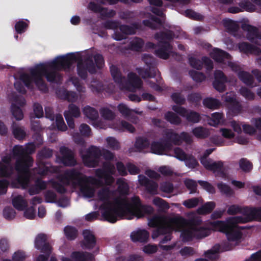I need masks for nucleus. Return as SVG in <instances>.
Listing matches in <instances>:
<instances>
[{"label":"nucleus","mask_w":261,"mask_h":261,"mask_svg":"<svg viewBox=\"0 0 261 261\" xmlns=\"http://www.w3.org/2000/svg\"><path fill=\"white\" fill-rule=\"evenodd\" d=\"M241 27L247 32L246 37L248 40L258 45H261V36L258 35L257 30L255 27L246 23L242 24Z\"/></svg>","instance_id":"nucleus-17"},{"label":"nucleus","mask_w":261,"mask_h":261,"mask_svg":"<svg viewBox=\"0 0 261 261\" xmlns=\"http://www.w3.org/2000/svg\"><path fill=\"white\" fill-rule=\"evenodd\" d=\"M120 23L116 20H107L103 22V26L107 29H112L116 31L119 29Z\"/></svg>","instance_id":"nucleus-58"},{"label":"nucleus","mask_w":261,"mask_h":261,"mask_svg":"<svg viewBox=\"0 0 261 261\" xmlns=\"http://www.w3.org/2000/svg\"><path fill=\"white\" fill-rule=\"evenodd\" d=\"M239 48L241 51L245 54H251L255 55L261 54V49L260 48L246 42L240 43Z\"/></svg>","instance_id":"nucleus-24"},{"label":"nucleus","mask_w":261,"mask_h":261,"mask_svg":"<svg viewBox=\"0 0 261 261\" xmlns=\"http://www.w3.org/2000/svg\"><path fill=\"white\" fill-rule=\"evenodd\" d=\"M84 164L89 167H94L98 164V158L100 156V150L94 146H91L85 153L81 152Z\"/></svg>","instance_id":"nucleus-11"},{"label":"nucleus","mask_w":261,"mask_h":261,"mask_svg":"<svg viewBox=\"0 0 261 261\" xmlns=\"http://www.w3.org/2000/svg\"><path fill=\"white\" fill-rule=\"evenodd\" d=\"M224 122L223 115L220 113H215L212 114L211 117L207 119V122L211 126H216Z\"/></svg>","instance_id":"nucleus-31"},{"label":"nucleus","mask_w":261,"mask_h":261,"mask_svg":"<svg viewBox=\"0 0 261 261\" xmlns=\"http://www.w3.org/2000/svg\"><path fill=\"white\" fill-rule=\"evenodd\" d=\"M142 60L146 65L149 70L155 69L154 68L155 60L151 56L146 54H143L142 55Z\"/></svg>","instance_id":"nucleus-46"},{"label":"nucleus","mask_w":261,"mask_h":261,"mask_svg":"<svg viewBox=\"0 0 261 261\" xmlns=\"http://www.w3.org/2000/svg\"><path fill=\"white\" fill-rule=\"evenodd\" d=\"M153 204L162 211H166L169 208V205L166 201L159 197H155L153 200Z\"/></svg>","instance_id":"nucleus-50"},{"label":"nucleus","mask_w":261,"mask_h":261,"mask_svg":"<svg viewBox=\"0 0 261 261\" xmlns=\"http://www.w3.org/2000/svg\"><path fill=\"white\" fill-rule=\"evenodd\" d=\"M12 203L15 208L19 211L23 210L28 205L26 200L21 195L14 197L12 199Z\"/></svg>","instance_id":"nucleus-34"},{"label":"nucleus","mask_w":261,"mask_h":261,"mask_svg":"<svg viewBox=\"0 0 261 261\" xmlns=\"http://www.w3.org/2000/svg\"><path fill=\"white\" fill-rule=\"evenodd\" d=\"M165 119L172 124L178 125L181 122V118L175 113L168 112L165 114Z\"/></svg>","instance_id":"nucleus-41"},{"label":"nucleus","mask_w":261,"mask_h":261,"mask_svg":"<svg viewBox=\"0 0 261 261\" xmlns=\"http://www.w3.org/2000/svg\"><path fill=\"white\" fill-rule=\"evenodd\" d=\"M11 103V113L17 120H21L23 118V114L21 107L25 105V101L22 96H17L14 93L9 96Z\"/></svg>","instance_id":"nucleus-9"},{"label":"nucleus","mask_w":261,"mask_h":261,"mask_svg":"<svg viewBox=\"0 0 261 261\" xmlns=\"http://www.w3.org/2000/svg\"><path fill=\"white\" fill-rule=\"evenodd\" d=\"M47 236L44 233L38 234L35 240V247L42 252L51 253L52 248L47 241Z\"/></svg>","instance_id":"nucleus-16"},{"label":"nucleus","mask_w":261,"mask_h":261,"mask_svg":"<svg viewBox=\"0 0 261 261\" xmlns=\"http://www.w3.org/2000/svg\"><path fill=\"white\" fill-rule=\"evenodd\" d=\"M128 80L132 86L130 90L134 91L136 89H140L142 87V81L135 73H129L128 74Z\"/></svg>","instance_id":"nucleus-26"},{"label":"nucleus","mask_w":261,"mask_h":261,"mask_svg":"<svg viewBox=\"0 0 261 261\" xmlns=\"http://www.w3.org/2000/svg\"><path fill=\"white\" fill-rule=\"evenodd\" d=\"M84 240L81 242V247L84 249H92L96 243L95 237L93 233L89 230L83 231Z\"/></svg>","instance_id":"nucleus-22"},{"label":"nucleus","mask_w":261,"mask_h":261,"mask_svg":"<svg viewBox=\"0 0 261 261\" xmlns=\"http://www.w3.org/2000/svg\"><path fill=\"white\" fill-rule=\"evenodd\" d=\"M11 159V155H7L2 158L3 162L6 165L0 162V176H8L12 174L13 167L10 165ZM8 185V181L0 177V194L6 193Z\"/></svg>","instance_id":"nucleus-8"},{"label":"nucleus","mask_w":261,"mask_h":261,"mask_svg":"<svg viewBox=\"0 0 261 261\" xmlns=\"http://www.w3.org/2000/svg\"><path fill=\"white\" fill-rule=\"evenodd\" d=\"M84 115L90 120H94L99 117L98 111L94 108L86 106L83 109Z\"/></svg>","instance_id":"nucleus-29"},{"label":"nucleus","mask_w":261,"mask_h":261,"mask_svg":"<svg viewBox=\"0 0 261 261\" xmlns=\"http://www.w3.org/2000/svg\"><path fill=\"white\" fill-rule=\"evenodd\" d=\"M117 184L118 185V190L121 194H127L129 188L124 178H118Z\"/></svg>","instance_id":"nucleus-52"},{"label":"nucleus","mask_w":261,"mask_h":261,"mask_svg":"<svg viewBox=\"0 0 261 261\" xmlns=\"http://www.w3.org/2000/svg\"><path fill=\"white\" fill-rule=\"evenodd\" d=\"M239 79L245 85L251 86L254 82L253 76L249 72L241 70L238 73Z\"/></svg>","instance_id":"nucleus-32"},{"label":"nucleus","mask_w":261,"mask_h":261,"mask_svg":"<svg viewBox=\"0 0 261 261\" xmlns=\"http://www.w3.org/2000/svg\"><path fill=\"white\" fill-rule=\"evenodd\" d=\"M114 128L120 131L126 130L130 133H134L135 130V127L125 121H122L119 125L114 126Z\"/></svg>","instance_id":"nucleus-45"},{"label":"nucleus","mask_w":261,"mask_h":261,"mask_svg":"<svg viewBox=\"0 0 261 261\" xmlns=\"http://www.w3.org/2000/svg\"><path fill=\"white\" fill-rule=\"evenodd\" d=\"M242 213L245 216H236L228 219L225 222L217 221L214 224L216 231L226 233L228 240L230 242H238L241 239L242 234L237 229L238 223H244L253 219L261 220L260 207H246Z\"/></svg>","instance_id":"nucleus-4"},{"label":"nucleus","mask_w":261,"mask_h":261,"mask_svg":"<svg viewBox=\"0 0 261 261\" xmlns=\"http://www.w3.org/2000/svg\"><path fill=\"white\" fill-rule=\"evenodd\" d=\"M227 78L221 70H216L215 72V81L213 83L214 88L220 92L224 91L226 89L225 83Z\"/></svg>","instance_id":"nucleus-18"},{"label":"nucleus","mask_w":261,"mask_h":261,"mask_svg":"<svg viewBox=\"0 0 261 261\" xmlns=\"http://www.w3.org/2000/svg\"><path fill=\"white\" fill-rule=\"evenodd\" d=\"M223 24L225 29L231 33L237 32L239 28V24L238 22L231 19L223 20Z\"/></svg>","instance_id":"nucleus-38"},{"label":"nucleus","mask_w":261,"mask_h":261,"mask_svg":"<svg viewBox=\"0 0 261 261\" xmlns=\"http://www.w3.org/2000/svg\"><path fill=\"white\" fill-rule=\"evenodd\" d=\"M203 104L205 107L210 109H218L221 105V103L219 100L212 97L204 99Z\"/></svg>","instance_id":"nucleus-35"},{"label":"nucleus","mask_w":261,"mask_h":261,"mask_svg":"<svg viewBox=\"0 0 261 261\" xmlns=\"http://www.w3.org/2000/svg\"><path fill=\"white\" fill-rule=\"evenodd\" d=\"M70 81L74 85L77 91L80 93V98H84L85 95L83 94L86 92V87L80 84L79 79L76 77H71Z\"/></svg>","instance_id":"nucleus-42"},{"label":"nucleus","mask_w":261,"mask_h":261,"mask_svg":"<svg viewBox=\"0 0 261 261\" xmlns=\"http://www.w3.org/2000/svg\"><path fill=\"white\" fill-rule=\"evenodd\" d=\"M149 145V141L146 138H138L135 143V148L137 151H141L147 147Z\"/></svg>","instance_id":"nucleus-49"},{"label":"nucleus","mask_w":261,"mask_h":261,"mask_svg":"<svg viewBox=\"0 0 261 261\" xmlns=\"http://www.w3.org/2000/svg\"><path fill=\"white\" fill-rule=\"evenodd\" d=\"M211 57L218 62H223L226 59H229L230 56L226 52L222 50L216 48L211 53Z\"/></svg>","instance_id":"nucleus-28"},{"label":"nucleus","mask_w":261,"mask_h":261,"mask_svg":"<svg viewBox=\"0 0 261 261\" xmlns=\"http://www.w3.org/2000/svg\"><path fill=\"white\" fill-rule=\"evenodd\" d=\"M13 133L15 138L18 140H23L27 134L23 127L19 126L13 123L12 125Z\"/></svg>","instance_id":"nucleus-36"},{"label":"nucleus","mask_w":261,"mask_h":261,"mask_svg":"<svg viewBox=\"0 0 261 261\" xmlns=\"http://www.w3.org/2000/svg\"><path fill=\"white\" fill-rule=\"evenodd\" d=\"M193 134L197 138L204 139L207 138L210 135L209 130L202 126H198L194 128L192 130Z\"/></svg>","instance_id":"nucleus-37"},{"label":"nucleus","mask_w":261,"mask_h":261,"mask_svg":"<svg viewBox=\"0 0 261 261\" xmlns=\"http://www.w3.org/2000/svg\"><path fill=\"white\" fill-rule=\"evenodd\" d=\"M119 112L124 117H128L132 113L133 109H129L126 105L120 103L118 106Z\"/></svg>","instance_id":"nucleus-60"},{"label":"nucleus","mask_w":261,"mask_h":261,"mask_svg":"<svg viewBox=\"0 0 261 261\" xmlns=\"http://www.w3.org/2000/svg\"><path fill=\"white\" fill-rule=\"evenodd\" d=\"M116 191L111 190L107 186L101 187L97 191L98 199L103 202L100 206L101 214L107 221L114 223L118 218L128 220L134 217L140 218L145 214L153 212L151 206L141 204L138 197H134L131 202H128L125 199L116 197Z\"/></svg>","instance_id":"nucleus-2"},{"label":"nucleus","mask_w":261,"mask_h":261,"mask_svg":"<svg viewBox=\"0 0 261 261\" xmlns=\"http://www.w3.org/2000/svg\"><path fill=\"white\" fill-rule=\"evenodd\" d=\"M99 112L101 116L106 120H112L115 117V113L109 109L103 108Z\"/></svg>","instance_id":"nucleus-54"},{"label":"nucleus","mask_w":261,"mask_h":261,"mask_svg":"<svg viewBox=\"0 0 261 261\" xmlns=\"http://www.w3.org/2000/svg\"><path fill=\"white\" fill-rule=\"evenodd\" d=\"M60 151L62 155V162L64 165L71 166L76 164L74 154L71 150L62 146L60 148Z\"/></svg>","instance_id":"nucleus-19"},{"label":"nucleus","mask_w":261,"mask_h":261,"mask_svg":"<svg viewBox=\"0 0 261 261\" xmlns=\"http://www.w3.org/2000/svg\"><path fill=\"white\" fill-rule=\"evenodd\" d=\"M191 77L196 82H202L205 80V75L201 72L194 70L189 71Z\"/></svg>","instance_id":"nucleus-61"},{"label":"nucleus","mask_w":261,"mask_h":261,"mask_svg":"<svg viewBox=\"0 0 261 261\" xmlns=\"http://www.w3.org/2000/svg\"><path fill=\"white\" fill-rule=\"evenodd\" d=\"M239 7L244 11L253 12L256 10V7L248 0H243L239 3Z\"/></svg>","instance_id":"nucleus-44"},{"label":"nucleus","mask_w":261,"mask_h":261,"mask_svg":"<svg viewBox=\"0 0 261 261\" xmlns=\"http://www.w3.org/2000/svg\"><path fill=\"white\" fill-rule=\"evenodd\" d=\"M165 140L166 142H169L170 147L172 143L175 145H180L181 143V134L178 135L172 130H167L165 132Z\"/></svg>","instance_id":"nucleus-23"},{"label":"nucleus","mask_w":261,"mask_h":261,"mask_svg":"<svg viewBox=\"0 0 261 261\" xmlns=\"http://www.w3.org/2000/svg\"><path fill=\"white\" fill-rule=\"evenodd\" d=\"M46 187V182L40 179H37L35 182V186L30 188L29 193L31 195L38 194L41 190L45 189Z\"/></svg>","instance_id":"nucleus-39"},{"label":"nucleus","mask_w":261,"mask_h":261,"mask_svg":"<svg viewBox=\"0 0 261 261\" xmlns=\"http://www.w3.org/2000/svg\"><path fill=\"white\" fill-rule=\"evenodd\" d=\"M202 164L206 169L212 171L217 175L222 176L224 175L225 168L224 167L222 162H214L212 160H206L203 159L202 161Z\"/></svg>","instance_id":"nucleus-15"},{"label":"nucleus","mask_w":261,"mask_h":261,"mask_svg":"<svg viewBox=\"0 0 261 261\" xmlns=\"http://www.w3.org/2000/svg\"><path fill=\"white\" fill-rule=\"evenodd\" d=\"M110 71L111 75L115 82L118 84H121L125 81L124 77L122 75L120 70L117 67L112 65L110 67Z\"/></svg>","instance_id":"nucleus-33"},{"label":"nucleus","mask_w":261,"mask_h":261,"mask_svg":"<svg viewBox=\"0 0 261 261\" xmlns=\"http://www.w3.org/2000/svg\"><path fill=\"white\" fill-rule=\"evenodd\" d=\"M59 97L62 99H67L69 101L73 102L77 99L78 96L74 92L61 89L59 90Z\"/></svg>","instance_id":"nucleus-30"},{"label":"nucleus","mask_w":261,"mask_h":261,"mask_svg":"<svg viewBox=\"0 0 261 261\" xmlns=\"http://www.w3.org/2000/svg\"><path fill=\"white\" fill-rule=\"evenodd\" d=\"M139 74L144 79L148 77H153L155 75L156 69H151L149 70L148 68L146 69L142 68H139L137 69Z\"/></svg>","instance_id":"nucleus-40"},{"label":"nucleus","mask_w":261,"mask_h":261,"mask_svg":"<svg viewBox=\"0 0 261 261\" xmlns=\"http://www.w3.org/2000/svg\"><path fill=\"white\" fill-rule=\"evenodd\" d=\"M149 236V233L146 230L140 229L133 232L130 234V237L134 242H145L148 240Z\"/></svg>","instance_id":"nucleus-25"},{"label":"nucleus","mask_w":261,"mask_h":261,"mask_svg":"<svg viewBox=\"0 0 261 261\" xmlns=\"http://www.w3.org/2000/svg\"><path fill=\"white\" fill-rule=\"evenodd\" d=\"M172 110L182 117H185L189 122L198 123L201 119L198 113L187 110L184 107L174 105L172 107Z\"/></svg>","instance_id":"nucleus-12"},{"label":"nucleus","mask_w":261,"mask_h":261,"mask_svg":"<svg viewBox=\"0 0 261 261\" xmlns=\"http://www.w3.org/2000/svg\"><path fill=\"white\" fill-rule=\"evenodd\" d=\"M215 207V203L214 202H209L205 203L197 210L199 214L204 215L210 213Z\"/></svg>","instance_id":"nucleus-48"},{"label":"nucleus","mask_w":261,"mask_h":261,"mask_svg":"<svg viewBox=\"0 0 261 261\" xmlns=\"http://www.w3.org/2000/svg\"><path fill=\"white\" fill-rule=\"evenodd\" d=\"M102 83L97 80H93L91 81L89 88L93 92H98L102 89Z\"/></svg>","instance_id":"nucleus-64"},{"label":"nucleus","mask_w":261,"mask_h":261,"mask_svg":"<svg viewBox=\"0 0 261 261\" xmlns=\"http://www.w3.org/2000/svg\"><path fill=\"white\" fill-rule=\"evenodd\" d=\"M240 169L245 172H250L252 168V163L247 159L242 158L239 162Z\"/></svg>","instance_id":"nucleus-47"},{"label":"nucleus","mask_w":261,"mask_h":261,"mask_svg":"<svg viewBox=\"0 0 261 261\" xmlns=\"http://www.w3.org/2000/svg\"><path fill=\"white\" fill-rule=\"evenodd\" d=\"M116 170L113 164L110 162H105L102 169H98L95 171L97 177L100 179H104L107 185H110L114 181V178L112 175L115 174Z\"/></svg>","instance_id":"nucleus-10"},{"label":"nucleus","mask_w":261,"mask_h":261,"mask_svg":"<svg viewBox=\"0 0 261 261\" xmlns=\"http://www.w3.org/2000/svg\"><path fill=\"white\" fill-rule=\"evenodd\" d=\"M184 182L187 189L190 191V193L192 194L196 192L197 185L195 181L192 179H187L185 180Z\"/></svg>","instance_id":"nucleus-62"},{"label":"nucleus","mask_w":261,"mask_h":261,"mask_svg":"<svg viewBox=\"0 0 261 261\" xmlns=\"http://www.w3.org/2000/svg\"><path fill=\"white\" fill-rule=\"evenodd\" d=\"M138 178L140 185L144 186L149 193L152 194L157 193L158 185L156 182L149 180L143 175H139Z\"/></svg>","instance_id":"nucleus-21"},{"label":"nucleus","mask_w":261,"mask_h":261,"mask_svg":"<svg viewBox=\"0 0 261 261\" xmlns=\"http://www.w3.org/2000/svg\"><path fill=\"white\" fill-rule=\"evenodd\" d=\"M56 122L58 129L61 131H65L67 130V127L61 115L57 114L56 116Z\"/></svg>","instance_id":"nucleus-59"},{"label":"nucleus","mask_w":261,"mask_h":261,"mask_svg":"<svg viewBox=\"0 0 261 261\" xmlns=\"http://www.w3.org/2000/svg\"><path fill=\"white\" fill-rule=\"evenodd\" d=\"M201 222L199 218L188 221L179 215H155L149 219L148 225L151 227H158L152 233L153 239L157 238L162 228L167 231L180 232V238L182 241L188 242L194 239L203 238L210 234V230L199 226Z\"/></svg>","instance_id":"nucleus-3"},{"label":"nucleus","mask_w":261,"mask_h":261,"mask_svg":"<svg viewBox=\"0 0 261 261\" xmlns=\"http://www.w3.org/2000/svg\"><path fill=\"white\" fill-rule=\"evenodd\" d=\"M155 38L160 42V48L155 51V54L160 58L167 59L170 54L172 53L171 46L169 41L174 37V35L171 31L156 33Z\"/></svg>","instance_id":"nucleus-7"},{"label":"nucleus","mask_w":261,"mask_h":261,"mask_svg":"<svg viewBox=\"0 0 261 261\" xmlns=\"http://www.w3.org/2000/svg\"><path fill=\"white\" fill-rule=\"evenodd\" d=\"M35 146L33 143L25 147L15 146L13 149V155L16 158L15 169L19 174L18 181L23 189L28 186L30 181V167L33 165V159L29 155L35 150Z\"/></svg>","instance_id":"nucleus-5"},{"label":"nucleus","mask_w":261,"mask_h":261,"mask_svg":"<svg viewBox=\"0 0 261 261\" xmlns=\"http://www.w3.org/2000/svg\"><path fill=\"white\" fill-rule=\"evenodd\" d=\"M61 181L65 185L73 187L80 186L84 196L92 197L94 195V185H98L100 182L93 177H86L75 169L67 170L61 177Z\"/></svg>","instance_id":"nucleus-6"},{"label":"nucleus","mask_w":261,"mask_h":261,"mask_svg":"<svg viewBox=\"0 0 261 261\" xmlns=\"http://www.w3.org/2000/svg\"><path fill=\"white\" fill-rule=\"evenodd\" d=\"M65 234L69 240H74L77 236V231L76 229L72 226H66L64 228Z\"/></svg>","instance_id":"nucleus-51"},{"label":"nucleus","mask_w":261,"mask_h":261,"mask_svg":"<svg viewBox=\"0 0 261 261\" xmlns=\"http://www.w3.org/2000/svg\"><path fill=\"white\" fill-rule=\"evenodd\" d=\"M108 146L114 150H118L120 146L118 141L114 137H109L106 139Z\"/></svg>","instance_id":"nucleus-57"},{"label":"nucleus","mask_w":261,"mask_h":261,"mask_svg":"<svg viewBox=\"0 0 261 261\" xmlns=\"http://www.w3.org/2000/svg\"><path fill=\"white\" fill-rule=\"evenodd\" d=\"M170 148L169 142H166L165 140L153 142L150 145L151 151L152 153L162 154L165 151Z\"/></svg>","instance_id":"nucleus-20"},{"label":"nucleus","mask_w":261,"mask_h":261,"mask_svg":"<svg viewBox=\"0 0 261 261\" xmlns=\"http://www.w3.org/2000/svg\"><path fill=\"white\" fill-rule=\"evenodd\" d=\"M187 98L190 102L197 105L198 103L201 101L202 96L200 93H192L188 95Z\"/></svg>","instance_id":"nucleus-63"},{"label":"nucleus","mask_w":261,"mask_h":261,"mask_svg":"<svg viewBox=\"0 0 261 261\" xmlns=\"http://www.w3.org/2000/svg\"><path fill=\"white\" fill-rule=\"evenodd\" d=\"M143 44L144 42L141 39L135 38L130 42V47L132 50L137 51L142 48Z\"/></svg>","instance_id":"nucleus-56"},{"label":"nucleus","mask_w":261,"mask_h":261,"mask_svg":"<svg viewBox=\"0 0 261 261\" xmlns=\"http://www.w3.org/2000/svg\"><path fill=\"white\" fill-rule=\"evenodd\" d=\"M65 118L68 126L70 128H74L75 127L74 121L73 117L79 118L81 116L80 108L74 104H70L68 106V110L64 113Z\"/></svg>","instance_id":"nucleus-14"},{"label":"nucleus","mask_w":261,"mask_h":261,"mask_svg":"<svg viewBox=\"0 0 261 261\" xmlns=\"http://www.w3.org/2000/svg\"><path fill=\"white\" fill-rule=\"evenodd\" d=\"M76 61L77 73L82 79L87 77L88 71L91 73H95L96 67L99 68L103 64V59L99 54L87 55L83 60H80L78 55L71 54L58 57L50 62L38 64L30 69V75L22 73L20 75V79L27 87L32 88L35 84L39 90L46 92L48 88L43 75H45L48 81L59 82L61 77L57 71L62 69L69 70L71 65Z\"/></svg>","instance_id":"nucleus-1"},{"label":"nucleus","mask_w":261,"mask_h":261,"mask_svg":"<svg viewBox=\"0 0 261 261\" xmlns=\"http://www.w3.org/2000/svg\"><path fill=\"white\" fill-rule=\"evenodd\" d=\"M139 28L137 24L132 26L127 25H120L119 29L115 31L113 37L116 40H121L125 38L126 35H132L136 33V29Z\"/></svg>","instance_id":"nucleus-13"},{"label":"nucleus","mask_w":261,"mask_h":261,"mask_svg":"<svg viewBox=\"0 0 261 261\" xmlns=\"http://www.w3.org/2000/svg\"><path fill=\"white\" fill-rule=\"evenodd\" d=\"M71 257L75 261H91L93 259L94 256L87 252H73Z\"/></svg>","instance_id":"nucleus-27"},{"label":"nucleus","mask_w":261,"mask_h":261,"mask_svg":"<svg viewBox=\"0 0 261 261\" xmlns=\"http://www.w3.org/2000/svg\"><path fill=\"white\" fill-rule=\"evenodd\" d=\"M220 246L219 244L215 245L211 249H210L204 253L205 256L211 259H216L218 256V253Z\"/></svg>","instance_id":"nucleus-43"},{"label":"nucleus","mask_w":261,"mask_h":261,"mask_svg":"<svg viewBox=\"0 0 261 261\" xmlns=\"http://www.w3.org/2000/svg\"><path fill=\"white\" fill-rule=\"evenodd\" d=\"M239 92L240 94L247 100H252L255 98V94L246 87H241Z\"/></svg>","instance_id":"nucleus-53"},{"label":"nucleus","mask_w":261,"mask_h":261,"mask_svg":"<svg viewBox=\"0 0 261 261\" xmlns=\"http://www.w3.org/2000/svg\"><path fill=\"white\" fill-rule=\"evenodd\" d=\"M218 188L220 192L227 196H231L233 195L234 192L233 190L227 185L222 182L217 184Z\"/></svg>","instance_id":"nucleus-55"}]
</instances>
